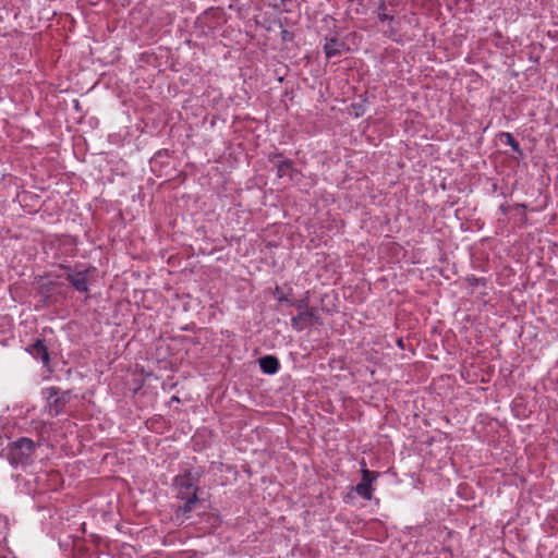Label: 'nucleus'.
<instances>
[{
  "label": "nucleus",
  "mask_w": 558,
  "mask_h": 558,
  "mask_svg": "<svg viewBox=\"0 0 558 558\" xmlns=\"http://www.w3.org/2000/svg\"><path fill=\"white\" fill-rule=\"evenodd\" d=\"M201 474L193 470H185L182 474L174 476L173 488L175 490V497L182 501V505L178 506L174 510L175 519L180 522H184L190 518L191 512L199 504L198 493Z\"/></svg>",
  "instance_id": "nucleus-1"
},
{
  "label": "nucleus",
  "mask_w": 558,
  "mask_h": 558,
  "mask_svg": "<svg viewBox=\"0 0 558 558\" xmlns=\"http://www.w3.org/2000/svg\"><path fill=\"white\" fill-rule=\"evenodd\" d=\"M36 444L28 437H21L7 447V459L13 466H26L33 462Z\"/></svg>",
  "instance_id": "nucleus-2"
},
{
  "label": "nucleus",
  "mask_w": 558,
  "mask_h": 558,
  "mask_svg": "<svg viewBox=\"0 0 558 558\" xmlns=\"http://www.w3.org/2000/svg\"><path fill=\"white\" fill-rule=\"evenodd\" d=\"M66 275L65 279L80 293L89 292V277L96 271V267L92 265L76 264L74 266L60 265Z\"/></svg>",
  "instance_id": "nucleus-3"
},
{
  "label": "nucleus",
  "mask_w": 558,
  "mask_h": 558,
  "mask_svg": "<svg viewBox=\"0 0 558 558\" xmlns=\"http://www.w3.org/2000/svg\"><path fill=\"white\" fill-rule=\"evenodd\" d=\"M43 396L47 401V411L51 417L62 414L71 399V392L61 391L59 387L51 386L43 389Z\"/></svg>",
  "instance_id": "nucleus-4"
},
{
  "label": "nucleus",
  "mask_w": 558,
  "mask_h": 558,
  "mask_svg": "<svg viewBox=\"0 0 558 558\" xmlns=\"http://www.w3.org/2000/svg\"><path fill=\"white\" fill-rule=\"evenodd\" d=\"M313 324H320V318L316 308L299 312L296 316L291 318V327L295 331H302Z\"/></svg>",
  "instance_id": "nucleus-5"
},
{
  "label": "nucleus",
  "mask_w": 558,
  "mask_h": 558,
  "mask_svg": "<svg viewBox=\"0 0 558 558\" xmlns=\"http://www.w3.org/2000/svg\"><path fill=\"white\" fill-rule=\"evenodd\" d=\"M269 161L274 163L277 168V177L278 178H289L293 180V175L296 170L293 167V162L290 159H281L280 153H274L269 155Z\"/></svg>",
  "instance_id": "nucleus-6"
},
{
  "label": "nucleus",
  "mask_w": 558,
  "mask_h": 558,
  "mask_svg": "<svg viewBox=\"0 0 558 558\" xmlns=\"http://www.w3.org/2000/svg\"><path fill=\"white\" fill-rule=\"evenodd\" d=\"M27 352L36 360H40L44 366H48L50 356L48 349L41 339H37L32 345L27 348Z\"/></svg>",
  "instance_id": "nucleus-7"
},
{
  "label": "nucleus",
  "mask_w": 558,
  "mask_h": 558,
  "mask_svg": "<svg viewBox=\"0 0 558 558\" xmlns=\"http://www.w3.org/2000/svg\"><path fill=\"white\" fill-rule=\"evenodd\" d=\"M344 47V43L338 40L336 37L325 38L324 44V52L327 59H331L333 57H338L341 54L342 49Z\"/></svg>",
  "instance_id": "nucleus-8"
},
{
  "label": "nucleus",
  "mask_w": 558,
  "mask_h": 558,
  "mask_svg": "<svg viewBox=\"0 0 558 558\" xmlns=\"http://www.w3.org/2000/svg\"><path fill=\"white\" fill-rule=\"evenodd\" d=\"M260 371L267 375L278 373L280 368L279 360L274 355H266L258 360Z\"/></svg>",
  "instance_id": "nucleus-9"
},
{
  "label": "nucleus",
  "mask_w": 558,
  "mask_h": 558,
  "mask_svg": "<svg viewBox=\"0 0 558 558\" xmlns=\"http://www.w3.org/2000/svg\"><path fill=\"white\" fill-rule=\"evenodd\" d=\"M500 141L507 145H509L513 151L518 153L519 155H522V149L520 147V144L518 141L514 140L513 135L509 132H502L500 133Z\"/></svg>",
  "instance_id": "nucleus-10"
},
{
  "label": "nucleus",
  "mask_w": 558,
  "mask_h": 558,
  "mask_svg": "<svg viewBox=\"0 0 558 558\" xmlns=\"http://www.w3.org/2000/svg\"><path fill=\"white\" fill-rule=\"evenodd\" d=\"M354 490L360 497H362L365 500H371L373 498V486H369L363 482L356 484Z\"/></svg>",
  "instance_id": "nucleus-11"
},
{
  "label": "nucleus",
  "mask_w": 558,
  "mask_h": 558,
  "mask_svg": "<svg viewBox=\"0 0 558 558\" xmlns=\"http://www.w3.org/2000/svg\"><path fill=\"white\" fill-rule=\"evenodd\" d=\"M387 7L385 0H379L378 8H377V17L380 23H391L395 21L393 15L387 14Z\"/></svg>",
  "instance_id": "nucleus-12"
},
{
  "label": "nucleus",
  "mask_w": 558,
  "mask_h": 558,
  "mask_svg": "<svg viewBox=\"0 0 558 558\" xmlns=\"http://www.w3.org/2000/svg\"><path fill=\"white\" fill-rule=\"evenodd\" d=\"M362 481L363 483L373 486V483L376 482V480L379 477V473L375 471H369L365 468H362Z\"/></svg>",
  "instance_id": "nucleus-13"
},
{
  "label": "nucleus",
  "mask_w": 558,
  "mask_h": 558,
  "mask_svg": "<svg viewBox=\"0 0 558 558\" xmlns=\"http://www.w3.org/2000/svg\"><path fill=\"white\" fill-rule=\"evenodd\" d=\"M308 299H310V291H306V292H305L304 298H302V299H300V300H294V301H293V306H294L299 312L310 311V310H312L313 307H310V305H308Z\"/></svg>",
  "instance_id": "nucleus-14"
},
{
  "label": "nucleus",
  "mask_w": 558,
  "mask_h": 558,
  "mask_svg": "<svg viewBox=\"0 0 558 558\" xmlns=\"http://www.w3.org/2000/svg\"><path fill=\"white\" fill-rule=\"evenodd\" d=\"M276 294H278V301L281 302V303H286L290 306H293V301L291 298H289L288 295L286 294H279V288H276Z\"/></svg>",
  "instance_id": "nucleus-15"
},
{
  "label": "nucleus",
  "mask_w": 558,
  "mask_h": 558,
  "mask_svg": "<svg viewBox=\"0 0 558 558\" xmlns=\"http://www.w3.org/2000/svg\"><path fill=\"white\" fill-rule=\"evenodd\" d=\"M499 210L502 215H507L508 214V206L506 204H501L499 206Z\"/></svg>",
  "instance_id": "nucleus-16"
},
{
  "label": "nucleus",
  "mask_w": 558,
  "mask_h": 558,
  "mask_svg": "<svg viewBox=\"0 0 558 558\" xmlns=\"http://www.w3.org/2000/svg\"><path fill=\"white\" fill-rule=\"evenodd\" d=\"M288 35H289L288 31H286V29H284V31H282V38H283V39H287V38H288Z\"/></svg>",
  "instance_id": "nucleus-17"
},
{
  "label": "nucleus",
  "mask_w": 558,
  "mask_h": 558,
  "mask_svg": "<svg viewBox=\"0 0 558 558\" xmlns=\"http://www.w3.org/2000/svg\"><path fill=\"white\" fill-rule=\"evenodd\" d=\"M398 345L402 347V340L398 341Z\"/></svg>",
  "instance_id": "nucleus-18"
}]
</instances>
